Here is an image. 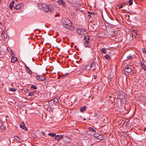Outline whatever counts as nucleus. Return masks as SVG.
Returning a JSON list of instances; mask_svg holds the SVG:
<instances>
[{
  "label": "nucleus",
  "instance_id": "f257e3e1",
  "mask_svg": "<svg viewBox=\"0 0 146 146\" xmlns=\"http://www.w3.org/2000/svg\"><path fill=\"white\" fill-rule=\"evenodd\" d=\"M53 5L52 4L48 5L44 3H40L38 4V6L40 9H43L44 11L49 14L51 13L53 10Z\"/></svg>",
  "mask_w": 146,
  "mask_h": 146
},
{
  "label": "nucleus",
  "instance_id": "f03ea898",
  "mask_svg": "<svg viewBox=\"0 0 146 146\" xmlns=\"http://www.w3.org/2000/svg\"><path fill=\"white\" fill-rule=\"evenodd\" d=\"M71 22L68 19H63L62 20V25L69 30H73L74 28L72 26Z\"/></svg>",
  "mask_w": 146,
  "mask_h": 146
},
{
  "label": "nucleus",
  "instance_id": "7ed1b4c3",
  "mask_svg": "<svg viewBox=\"0 0 146 146\" xmlns=\"http://www.w3.org/2000/svg\"><path fill=\"white\" fill-rule=\"evenodd\" d=\"M36 79L40 81H44L46 80V78L41 75L36 76Z\"/></svg>",
  "mask_w": 146,
  "mask_h": 146
},
{
  "label": "nucleus",
  "instance_id": "20e7f679",
  "mask_svg": "<svg viewBox=\"0 0 146 146\" xmlns=\"http://www.w3.org/2000/svg\"><path fill=\"white\" fill-rule=\"evenodd\" d=\"M11 56L12 57L11 60V62H15L18 60V59L17 58L14 56V55L13 54V52L11 50Z\"/></svg>",
  "mask_w": 146,
  "mask_h": 146
},
{
  "label": "nucleus",
  "instance_id": "39448f33",
  "mask_svg": "<svg viewBox=\"0 0 146 146\" xmlns=\"http://www.w3.org/2000/svg\"><path fill=\"white\" fill-rule=\"evenodd\" d=\"M77 33L81 35H85L86 33V31L84 29H79L77 31Z\"/></svg>",
  "mask_w": 146,
  "mask_h": 146
},
{
  "label": "nucleus",
  "instance_id": "423d86ee",
  "mask_svg": "<svg viewBox=\"0 0 146 146\" xmlns=\"http://www.w3.org/2000/svg\"><path fill=\"white\" fill-rule=\"evenodd\" d=\"M20 127L21 128L24 129L26 131L28 130V129L26 127L25 123L23 121L21 123L20 125Z\"/></svg>",
  "mask_w": 146,
  "mask_h": 146
},
{
  "label": "nucleus",
  "instance_id": "0eeeda50",
  "mask_svg": "<svg viewBox=\"0 0 146 146\" xmlns=\"http://www.w3.org/2000/svg\"><path fill=\"white\" fill-rule=\"evenodd\" d=\"M7 31H4L2 32L1 36L2 38L6 39L7 38Z\"/></svg>",
  "mask_w": 146,
  "mask_h": 146
},
{
  "label": "nucleus",
  "instance_id": "6e6552de",
  "mask_svg": "<svg viewBox=\"0 0 146 146\" xmlns=\"http://www.w3.org/2000/svg\"><path fill=\"white\" fill-rule=\"evenodd\" d=\"M63 137V136L62 135H57L55 136V139L56 140L59 141L61 139H62Z\"/></svg>",
  "mask_w": 146,
  "mask_h": 146
},
{
  "label": "nucleus",
  "instance_id": "1a4fd4ad",
  "mask_svg": "<svg viewBox=\"0 0 146 146\" xmlns=\"http://www.w3.org/2000/svg\"><path fill=\"white\" fill-rule=\"evenodd\" d=\"M124 71L126 72L129 73L131 72V70L130 68L127 66L125 68Z\"/></svg>",
  "mask_w": 146,
  "mask_h": 146
},
{
  "label": "nucleus",
  "instance_id": "9d476101",
  "mask_svg": "<svg viewBox=\"0 0 146 146\" xmlns=\"http://www.w3.org/2000/svg\"><path fill=\"white\" fill-rule=\"evenodd\" d=\"M84 42H89L90 41V39L89 36H85V37L84 39Z\"/></svg>",
  "mask_w": 146,
  "mask_h": 146
},
{
  "label": "nucleus",
  "instance_id": "9b49d317",
  "mask_svg": "<svg viewBox=\"0 0 146 146\" xmlns=\"http://www.w3.org/2000/svg\"><path fill=\"white\" fill-rule=\"evenodd\" d=\"M15 4V2L14 1H12L10 3L9 6V8L10 9H12L14 5Z\"/></svg>",
  "mask_w": 146,
  "mask_h": 146
},
{
  "label": "nucleus",
  "instance_id": "f8f14e48",
  "mask_svg": "<svg viewBox=\"0 0 146 146\" xmlns=\"http://www.w3.org/2000/svg\"><path fill=\"white\" fill-rule=\"evenodd\" d=\"M21 7V6L20 5V4H18L16 5L14 7V8L15 9H19Z\"/></svg>",
  "mask_w": 146,
  "mask_h": 146
},
{
  "label": "nucleus",
  "instance_id": "ddd939ff",
  "mask_svg": "<svg viewBox=\"0 0 146 146\" xmlns=\"http://www.w3.org/2000/svg\"><path fill=\"white\" fill-rule=\"evenodd\" d=\"M95 65V62H94L93 63L91 64V65L90 66L89 65H87V66L86 67V69L87 70L88 69L87 68L90 67V68H91L92 67L94 66Z\"/></svg>",
  "mask_w": 146,
  "mask_h": 146
},
{
  "label": "nucleus",
  "instance_id": "4468645a",
  "mask_svg": "<svg viewBox=\"0 0 146 146\" xmlns=\"http://www.w3.org/2000/svg\"><path fill=\"white\" fill-rule=\"evenodd\" d=\"M14 138L18 141H19L21 140V138L17 136H15L14 137Z\"/></svg>",
  "mask_w": 146,
  "mask_h": 146
},
{
  "label": "nucleus",
  "instance_id": "2eb2a0df",
  "mask_svg": "<svg viewBox=\"0 0 146 146\" xmlns=\"http://www.w3.org/2000/svg\"><path fill=\"white\" fill-rule=\"evenodd\" d=\"M84 43V45L86 47H88V48H90V44L88 43L89 42H85Z\"/></svg>",
  "mask_w": 146,
  "mask_h": 146
},
{
  "label": "nucleus",
  "instance_id": "dca6fc26",
  "mask_svg": "<svg viewBox=\"0 0 146 146\" xmlns=\"http://www.w3.org/2000/svg\"><path fill=\"white\" fill-rule=\"evenodd\" d=\"M59 102V101L58 99L57 98H55L53 100V102L54 104H56L58 103Z\"/></svg>",
  "mask_w": 146,
  "mask_h": 146
},
{
  "label": "nucleus",
  "instance_id": "f3484780",
  "mask_svg": "<svg viewBox=\"0 0 146 146\" xmlns=\"http://www.w3.org/2000/svg\"><path fill=\"white\" fill-rule=\"evenodd\" d=\"M104 138L103 136L101 135L100 134V135L99 136L98 139L100 140H102Z\"/></svg>",
  "mask_w": 146,
  "mask_h": 146
},
{
  "label": "nucleus",
  "instance_id": "a211bd4d",
  "mask_svg": "<svg viewBox=\"0 0 146 146\" xmlns=\"http://www.w3.org/2000/svg\"><path fill=\"white\" fill-rule=\"evenodd\" d=\"M48 135L49 136H51L52 137H55V136H56V134L55 133H48Z\"/></svg>",
  "mask_w": 146,
  "mask_h": 146
},
{
  "label": "nucleus",
  "instance_id": "6ab92c4d",
  "mask_svg": "<svg viewBox=\"0 0 146 146\" xmlns=\"http://www.w3.org/2000/svg\"><path fill=\"white\" fill-rule=\"evenodd\" d=\"M25 67H26V68L27 69V72H28V73L29 74H32V72L31 71V70H30V69L28 67V66L26 65L25 66Z\"/></svg>",
  "mask_w": 146,
  "mask_h": 146
},
{
  "label": "nucleus",
  "instance_id": "aec40b11",
  "mask_svg": "<svg viewBox=\"0 0 146 146\" xmlns=\"http://www.w3.org/2000/svg\"><path fill=\"white\" fill-rule=\"evenodd\" d=\"M91 27L93 28V29L94 30H95L97 29V27H96V25L94 24H93Z\"/></svg>",
  "mask_w": 146,
  "mask_h": 146
},
{
  "label": "nucleus",
  "instance_id": "412c9836",
  "mask_svg": "<svg viewBox=\"0 0 146 146\" xmlns=\"http://www.w3.org/2000/svg\"><path fill=\"white\" fill-rule=\"evenodd\" d=\"M87 108V107L85 106H84L82 107H80L79 109L80 110H86Z\"/></svg>",
  "mask_w": 146,
  "mask_h": 146
},
{
  "label": "nucleus",
  "instance_id": "4be33fe9",
  "mask_svg": "<svg viewBox=\"0 0 146 146\" xmlns=\"http://www.w3.org/2000/svg\"><path fill=\"white\" fill-rule=\"evenodd\" d=\"M59 2L60 3L62 4L64 6H65L66 5L65 3L63 0H60Z\"/></svg>",
  "mask_w": 146,
  "mask_h": 146
},
{
  "label": "nucleus",
  "instance_id": "5701e85b",
  "mask_svg": "<svg viewBox=\"0 0 146 146\" xmlns=\"http://www.w3.org/2000/svg\"><path fill=\"white\" fill-rule=\"evenodd\" d=\"M89 129L93 132H96V131L92 127H90L88 128Z\"/></svg>",
  "mask_w": 146,
  "mask_h": 146
},
{
  "label": "nucleus",
  "instance_id": "b1692460",
  "mask_svg": "<svg viewBox=\"0 0 146 146\" xmlns=\"http://www.w3.org/2000/svg\"><path fill=\"white\" fill-rule=\"evenodd\" d=\"M99 133H96L94 134V136L95 137L98 138L99 135H100Z\"/></svg>",
  "mask_w": 146,
  "mask_h": 146
},
{
  "label": "nucleus",
  "instance_id": "393cba45",
  "mask_svg": "<svg viewBox=\"0 0 146 146\" xmlns=\"http://www.w3.org/2000/svg\"><path fill=\"white\" fill-rule=\"evenodd\" d=\"M142 69L146 71V65L144 64L142 66H141Z\"/></svg>",
  "mask_w": 146,
  "mask_h": 146
},
{
  "label": "nucleus",
  "instance_id": "a878e982",
  "mask_svg": "<svg viewBox=\"0 0 146 146\" xmlns=\"http://www.w3.org/2000/svg\"><path fill=\"white\" fill-rule=\"evenodd\" d=\"M104 57L107 59H109L110 58L109 55L108 54H107L104 56Z\"/></svg>",
  "mask_w": 146,
  "mask_h": 146
},
{
  "label": "nucleus",
  "instance_id": "bb28decb",
  "mask_svg": "<svg viewBox=\"0 0 146 146\" xmlns=\"http://www.w3.org/2000/svg\"><path fill=\"white\" fill-rule=\"evenodd\" d=\"M101 50H102V52L103 53L106 54V50L105 48H102Z\"/></svg>",
  "mask_w": 146,
  "mask_h": 146
},
{
  "label": "nucleus",
  "instance_id": "cd10ccee",
  "mask_svg": "<svg viewBox=\"0 0 146 146\" xmlns=\"http://www.w3.org/2000/svg\"><path fill=\"white\" fill-rule=\"evenodd\" d=\"M132 56H131V55L127 56V59H126V60H130V59H132Z\"/></svg>",
  "mask_w": 146,
  "mask_h": 146
},
{
  "label": "nucleus",
  "instance_id": "c85d7f7f",
  "mask_svg": "<svg viewBox=\"0 0 146 146\" xmlns=\"http://www.w3.org/2000/svg\"><path fill=\"white\" fill-rule=\"evenodd\" d=\"M133 3V0H129V5H131Z\"/></svg>",
  "mask_w": 146,
  "mask_h": 146
},
{
  "label": "nucleus",
  "instance_id": "c756f323",
  "mask_svg": "<svg viewBox=\"0 0 146 146\" xmlns=\"http://www.w3.org/2000/svg\"><path fill=\"white\" fill-rule=\"evenodd\" d=\"M31 89L33 88V89H36L37 88L35 85H32L31 86Z\"/></svg>",
  "mask_w": 146,
  "mask_h": 146
},
{
  "label": "nucleus",
  "instance_id": "7c9ffc66",
  "mask_svg": "<svg viewBox=\"0 0 146 146\" xmlns=\"http://www.w3.org/2000/svg\"><path fill=\"white\" fill-rule=\"evenodd\" d=\"M139 34V33L138 32H134L133 33L132 35L133 36H135V35H138Z\"/></svg>",
  "mask_w": 146,
  "mask_h": 146
},
{
  "label": "nucleus",
  "instance_id": "2f4dec72",
  "mask_svg": "<svg viewBox=\"0 0 146 146\" xmlns=\"http://www.w3.org/2000/svg\"><path fill=\"white\" fill-rule=\"evenodd\" d=\"M10 91H16V89L14 88H11L9 89Z\"/></svg>",
  "mask_w": 146,
  "mask_h": 146
},
{
  "label": "nucleus",
  "instance_id": "473e14b6",
  "mask_svg": "<svg viewBox=\"0 0 146 146\" xmlns=\"http://www.w3.org/2000/svg\"><path fill=\"white\" fill-rule=\"evenodd\" d=\"M34 92H32L30 93H29V96H32V95H34Z\"/></svg>",
  "mask_w": 146,
  "mask_h": 146
},
{
  "label": "nucleus",
  "instance_id": "72a5a7b5",
  "mask_svg": "<svg viewBox=\"0 0 146 146\" xmlns=\"http://www.w3.org/2000/svg\"><path fill=\"white\" fill-rule=\"evenodd\" d=\"M88 13H89V14L92 15H94V13L95 14V13L94 12L93 13H92V12H88Z\"/></svg>",
  "mask_w": 146,
  "mask_h": 146
},
{
  "label": "nucleus",
  "instance_id": "f704fd0d",
  "mask_svg": "<svg viewBox=\"0 0 146 146\" xmlns=\"http://www.w3.org/2000/svg\"><path fill=\"white\" fill-rule=\"evenodd\" d=\"M124 5H119V8L120 9V8H122L123 7V6H124Z\"/></svg>",
  "mask_w": 146,
  "mask_h": 146
},
{
  "label": "nucleus",
  "instance_id": "c9c22d12",
  "mask_svg": "<svg viewBox=\"0 0 146 146\" xmlns=\"http://www.w3.org/2000/svg\"><path fill=\"white\" fill-rule=\"evenodd\" d=\"M68 73H67L64 74V77H65L67 76L68 75Z\"/></svg>",
  "mask_w": 146,
  "mask_h": 146
},
{
  "label": "nucleus",
  "instance_id": "e433bc0d",
  "mask_svg": "<svg viewBox=\"0 0 146 146\" xmlns=\"http://www.w3.org/2000/svg\"><path fill=\"white\" fill-rule=\"evenodd\" d=\"M141 66L143 65V64H144V62H143V61H142L141 62Z\"/></svg>",
  "mask_w": 146,
  "mask_h": 146
},
{
  "label": "nucleus",
  "instance_id": "4c0bfd02",
  "mask_svg": "<svg viewBox=\"0 0 146 146\" xmlns=\"http://www.w3.org/2000/svg\"><path fill=\"white\" fill-rule=\"evenodd\" d=\"M143 52H146V49H143Z\"/></svg>",
  "mask_w": 146,
  "mask_h": 146
},
{
  "label": "nucleus",
  "instance_id": "58836bf2",
  "mask_svg": "<svg viewBox=\"0 0 146 146\" xmlns=\"http://www.w3.org/2000/svg\"><path fill=\"white\" fill-rule=\"evenodd\" d=\"M88 17L90 19L91 18V15L89 14L88 15Z\"/></svg>",
  "mask_w": 146,
  "mask_h": 146
},
{
  "label": "nucleus",
  "instance_id": "ea45409f",
  "mask_svg": "<svg viewBox=\"0 0 146 146\" xmlns=\"http://www.w3.org/2000/svg\"><path fill=\"white\" fill-rule=\"evenodd\" d=\"M41 133H42V135H45V133L44 132H43V131H42L41 132Z\"/></svg>",
  "mask_w": 146,
  "mask_h": 146
},
{
  "label": "nucleus",
  "instance_id": "a19ab883",
  "mask_svg": "<svg viewBox=\"0 0 146 146\" xmlns=\"http://www.w3.org/2000/svg\"><path fill=\"white\" fill-rule=\"evenodd\" d=\"M95 115L97 116H98L99 115L98 114H95Z\"/></svg>",
  "mask_w": 146,
  "mask_h": 146
},
{
  "label": "nucleus",
  "instance_id": "79ce46f5",
  "mask_svg": "<svg viewBox=\"0 0 146 146\" xmlns=\"http://www.w3.org/2000/svg\"><path fill=\"white\" fill-rule=\"evenodd\" d=\"M62 78H64V74H62Z\"/></svg>",
  "mask_w": 146,
  "mask_h": 146
},
{
  "label": "nucleus",
  "instance_id": "37998d69",
  "mask_svg": "<svg viewBox=\"0 0 146 146\" xmlns=\"http://www.w3.org/2000/svg\"><path fill=\"white\" fill-rule=\"evenodd\" d=\"M86 110H80V111L82 112Z\"/></svg>",
  "mask_w": 146,
  "mask_h": 146
},
{
  "label": "nucleus",
  "instance_id": "c03bdc74",
  "mask_svg": "<svg viewBox=\"0 0 146 146\" xmlns=\"http://www.w3.org/2000/svg\"><path fill=\"white\" fill-rule=\"evenodd\" d=\"M97 78V77L96 76H94V79H96Z\"/></svg>",
  "mask_w": 146,
  "mask_h": 146
},
{
  "label": "nucleus",
  "instance_id": "a18cd8bd",
  "mask_svg": "<svg viewBox=\"0 0 146 146\" xmlns=\"http://www.w3.org/2000/svg\"><path fill=\"white\" fill-rule=\"evenodd\" d=\"M34 92V93H35L36 92H37L36 91H35L34 92Z\"/></svg>",
  "mask_w": 146,
  "mask_h": 146
},
{
  "label": "nucleus",
  "instance_id": "49530a36",
  "mask_svg": "<svg viewBox=\"0 0 146 146\" xmlns=\"http://www.w3.org/2000/svg\"><path fill=\"white\" fill-rule=\"evenodd\" d=\"M75 48H77V46H75V47H74Z\"/></svg>",
  "mask_w": 146,
  "mask_h": 146
},
{
  "label": "nucleus",
  "instance_id": "de8ad7c7",
  "mask_svg": "<svg viewBox=\"0 0 146 146\" xmlns=\"http://www.w3.org/2000/svg\"><path fill=\"white\" fill-rule=\"evenodd\" d=\"M57 16H58L57 15H55V16H54L55 17H56Z\"/></svg>",
  "mask_w": 146,
  "mask_h": 146
},
{
  "label": "nucleus",
  "instance_id": "09e8293b",
  "mask_svg": "<svg viewBox=\"0 0 146 146\" xmlns=\"http://www.w3.org/2000/svg\"><path fill=\"white\" fill-rule=\"evenodd\" d=\"M2 125H0V127L1 128V127H2Z\"/></svg>",
  "mask_w": 146,
  "mask_h": 146
},
{
  "label": "nucleus",
  "instance_id": "8fccbe9b",
  "mask_svg": "<svg viewBox=\"0 0 146 146\" xmlns=\"http://www.w3.org/2000/svg\"><path fill=\"white\" fill-rule=\"evenodd\" d=\"M73 14H74V13H72V15H73Z\"/></svg>",
  "mask_w": 146,
  "mask_h": 146
},
{
  "label": "nucleus",
  "instance_id": "3c124183",
  "mask_svg": "<svg viewBox=\"0 0 146 146\" xmlns=\"http://www.w3.org/2000/svg\"><path fill=\"white\" fill-rule=\"evenodd\" d=\"M94 16V15H91V17H93V16Z\"/></svg>",
  "mask_w": 146,
  "mask_h": 146
},
{
  "label": "nucleus",
  "instance_id": "603ef678",
  "mask_svg": "<svg viewBox=\"0 0 146 146\" xmlns=\"http://www.w3.org/2000/svg\"><path fill=\"white\" fill-rule=\"evenodd\" d=\"M46 44H49V43H46Z\"/></svg>",
  "mask_w": 146,
  "mask_h": 146
},
{
  "label": "nucleus",
  "instance_id": "864d4df0",
  "mask_svg": "<svg viewBox=\"0 0 146 146\" xmlns=\"http://www.w3.org/2000/svg\"><path fill=\"white\" fill-rule=\"evenodd\" d=\"M7 50H9V49H8V48H7Z\"/></svg>",
  "mask_w": 146,
  "mask_h": 146
},
{
  "label": "nucleus",
  "instance_id": "5fc2aeb1",
  "mask_svg": "<svg viewBox=\"0 0 146 146\" xmlns=\"http://www.w3.org/2000/svg\"><path fill=\"white\" fill-rule=\"evenodd\" d=\"M123 10H125V9H123Z\"/></svg>",
  "mask_w": 146,
  "mask_h": 146
},
{
  "label": "nucleus",
  "instance_id": "6e6d98bb",
  "mask_svg": "<svg viewBox=\"0 0 146 146\" xmlns=\"http://www.w3.org/2000/svg\"><path fill=\"white\" fill-rule=\"evenodd\" d=\"M1 1V0H0V1Z\"/></svg>",
  "mask_w": 146,
  "mask_h": 146
}]
</instances>
